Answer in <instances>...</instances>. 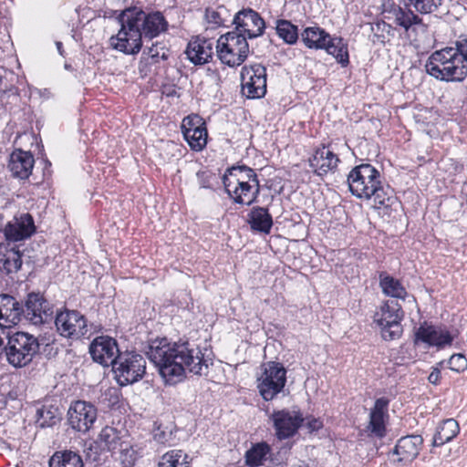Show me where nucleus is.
I'll return each instance as SVG.
<instances>
[{
  "label": "nucleus",
  "instance_id": "b1692460",
  "mask_svg": "<svg viewBox=\"0 0 467 467\" xmlns=\"http://www.w3.org/2000/svg\"><path fill=\"white\" fill-rule=\"evenodd\" d=\"M423 447V438L419 434H410L400 438L393 452L398 456V462H411L420 454Z\"/></svg>",
  "mask_w": 467,
  "mask_h": 467
},
{
  "label": "nucleus",
  "instance_id": "2eb2a0df",
  "mask_svg": "<svg viewBox=\"0 0 467 467\" xmlns=\"http://www.w3.org/2000/svg\"><path fill=\"white\" fill-rule=\"evenodd\" d=\"M269 419L273 423L275 437L279 441L294 437L305 421L303 413L299 410L288 409L274 410Z\"/></svg>",
  "mask_w": 467,
  "mask_h": 467
},
{
  "label": "nucleus",
  "instance_id": "ea45409f",
  "mask_svg": "<svg viewBox=\"0 0 467 467\" xmlns=\"http://www.w3.org/2000/svg\"><path fill=\"white\" fill-rule=\"evenodd\" d=\"M275 33L284 43L287 45L296 44L299 33L297 26L287 19H277L275 21Z\"/></svg>",
  "mask_w": 467,
  "mask_h": 467
},
{
  "label": "nucleus",
  "instance_id": "c9c22d12",
  "mask_svg": "<svg viewBox=\"0 0 467 467\" xmlns=\"http://www.w3.org/2000/svg\"><path fill=\"white\" fill-rule=\"evenodd\" d=\"M158 467H192V458L182 449H171L163 453Z\"/></svg>",
  "mask_w": 467,
  "mask_h": 467
},
{
  "label": "nucleus",
  "instance_id": "4468645a",
  "mask_svg": "<svg viewBox=\"0 0 467 467\" xmlns=\"http://www.w3.org/2000/svg\"><path fill=\"white\" fill-rule=\"evenodd\" d=\"M181 130L184 140L193 151H202L208 143V130L204 119L192 113L182 119Z\"/></svg>",
  "mask_w": 467,
  "mask_h": 467
},
{
  "label": "nucleus",
  "instance_id": "5701e85b",
  "mask_svg": "<svg viewBox=\"0 0 467 467\" xmlns=\"http://www.w3.org/2000/svg\"><path fill=\"white\" fill-rule=\"evenodd\" d=\"M6 241L18 242L29 238L36 232L33 216L30 213H24L14 222H8L4 230Z\"/></svg>",
  "mask_w": 467,
  "mask_h": 467
},
{
  "label": "nucleus",
  "instance_id": "f257e3e1",
  "mask_svg": "<svg viewBox=\"0 0 467 467\" xmlns=\"http://www.w3.org/2000/svg\"><path fill=\"white\" fill-rule=\"evenodd\" d=\"M149 359L155 365L166 384L175 385L186 378V371L202 375L208 365L201 349L195 348L187 339L171 341L157 337L149 344Z\"/></svg>",
  "mask_w": 467,
  "mask_h": 467
},
{
  "label": "nucleus",
  "instance_id": "f03ea898",
  "mask_svg": "<svg viewBox=\"0 0 467 467\" xmlns=\"http://www.w3.org/2000/svg\"><path fill=\"white\" fill-rule=\"evenodd\" d=\"M117 19L118 33L109 38L110 47L125 55H137L143 47V38L151 40L169 30V22L161 11L130 6L120 11Z\"/></svg>",
  "mask_w": 467,
  "mask_h": 467
},
{
  "label": "nucleus",
  "instance_id": "2f4dec72",
  "mask_svg": "<svg viewBox=\"0 0 467 467\" xmlns=\"http://www.w3.org/2000/svg\"><path fill=\"white\" fill-rule=\"evenodd\" d=\"M384 17L370 24L371 41L375 45L385 46L395 36V28Z\"/></svg>",
  "mask_w": 467,
  "mask_h": 467
},
{
  "label": "nucleus",
  "instance_id": "f704fd0d",
  "mask_svg": "<svg viewBox=\"0 0 467 467\" xmlns=\"http://www.w3.org/2000/svg\"><path fill=\"white\" fill-rule=\"evenodd\" d=\"M379 286L384 295L397 299L405 300L408 292L400 280L389 275L386 272L379 274Z\"/></svg>",
  "mask_w": 467,
  "mask_h": 467
},
{
  "label": "nucleus",
  "instance_id": "aec40b11",
  "mask_svg": "<svg viewBox=\"0 0 467 467\" xmlns=\"http://www.w3.org/2000/svg\"><path fill=\"white\" fill-rule=\"evenodd\" d=\"M389 403L390 400L388 397L376 399L373 406L369 409L368 421L366 425V431L368 436L382 439L387 435V427L389 421Z\"/></svg>",
  "mask_w": 467,
  "mask_h": 467
},
{
  "label": "nucleus",
  "instance_id": "4be33fe9",
  "mask_svg": "<svg viewBox=\"0 0 467 467\" xmlns=\"http://www.w3.org/2000/svg\"><path fill=\"white\" fill-rule=\"evenodd\" d=\"M89 353L96 363L103 367H113L119 353L121 352L115 338L109 336H98L89 345Z\"/></svg>",
  "mask_w": 467,
  "mask_h": 467
},
{
  "label": "nucleus",
  "instance_id": "9b49d317",
  "mask_svg": "<svg viewBox=\"0 0 467 467\" xmlns=\"http://www.w3.org/2000/svg\"><path fill=\"white\" fill-rule=\"evenodd\" d=\"M55 326L61 337L71 340H79L88 332L87 317L79 311L67 307L57 312Z\"/></svg>",
  "mask_w": 467,
  "mask_h": 467
},
{
  "label": "nucleus",
  "instance_id": "412c9836",
  "mask_svg": "<svg viewBox=\"0 0 467 467\" xmlns=\"http://www.w3.org/2000/svg\"><path fill=\"white\" fill-rule=\"evenodd\" d=\"M25 317L34 325L47 323L53 315V306L40 292L27 295L23 312Z\"/></svg>",
  "mask_w": 467,
  "mask_h": 467
},
{
  "label": "nucleus",
  "instance_id": "7ed1b4c3",
  "mask_svg": "<svg viewBox=\"0 0 467 467\" xmlns=\"http://www.w3.org/2000/svg\"><path fill=\"white\" fill-rule=\"evenodd\" d=\"M222 182L233 203L251 206L257 202L260 182L256 172L252 168L244 165L227 168Z\"/></svg>",
  "mask_w": 467,
  "mask_h": 467
},
{
  "label": "nucleus",
  "instance_id": "ddd939ff",
  "mask_svg": "<svg viewBox=\"0 0 467 467\" xmlns=\"http://www.w3.org/2000/svg\"><path fill=\"white\" fill-rule=\"evenodd\" d=\"M266 67L260 63L244 66L241 70L242 92L248 99H260L266 94Z\"/></svg>",
  "mask_w": 467,
  "mask_h": 467
},
{
  "label": "nucleus",
  "instance_id": "f3484780",
  "mask_svg": "<svg viewBox=\"0 0 467 467\" xmlns=\"http://www.w3.org/2000/svg\"><path fill=\"white\" fill-rule=\"evenodd\" d=\"M97 417L96 406L80 400L72 401L67 413L68 425L82 433L88 432L93 427Z\"/></svg>",
  "mask_w": 467,
  "mask_h": 467
},
{
  "label": "nucleus",
  "instance_id": "7c9ffc66",
  "mask_svg": "<svg viewBox=\"0 0 467 467\" xmlns=\"http://www.w3.org/2000/svg\"><path fill=\"white\" fill-rule=\"evenodd\" d=\"M330 34L318 26H307L301 33L302 42L309 49L322 50Z\"/></svg>",
  "mask_w": 467,
  "mask_h": 467
},
{
  "label": "nucleus",
  "instance_id": "dca6fc26",
  "mask_svg": "<svg viewBox=\"0 0 467 467\" xmlns=\"http://www.w3.org/2000/svg\"><path fill=\"white\" fill-rule=\"evenodd\" d=\"M340 161L339 156L334 152L328 143H321L314 147L307 159L312 172L321 178L336 172Z\"/></svg>",
  "mask_w": 467,
  "mask_h": 467
},
{
  "label": "nucleus",
  "instance_id": "c756f323",
  "mask_svg": "<svg viewBox=\"0 0 467 467\" xmlns=\"http://www.w3.org/2000/svg\"><path fill=\"white\" fill-rule=\"evenodd\" d=\"M22 253L16 247L0 246V272L16 273L22 266Z\"/></svg>",
  "mask_w": 467,
  "mask_h": 467
},
{
  "label": "nucleus",
  "instance_id": "864d4df0",
  "mask_svg": "<svg viewBox=\"0 0 467 467\" xmlns=\"http://www.w3.org/2000/svg\"><path fill=\"white\" fill-rule=\"evenodd\" d=\"M443 364V361L439 362L437 365L441 366Z\"/></svg>",
  "mask_w": 467,
  "mask_h": 467
},
{
  "label": "nucleus",
  "instance_id": "4c0bfd02",
  "mask_svg": "<svg viewBox=\"0 0 467 467\" xmlns=\"http://www.w3.org/2000/svg\"><path fill=\"white\" fill-rule=\"evenodd\" d=\"M373 199L374 208L378 210H391L396 198L392 195V191L385 189L382 180L379 185L376 186V191L372 190L368 195V200Z\"/></svg>",
  "mask_w": 467,
  "mask_h": 467
},
{
  "label": "nucleus",
  "instance_id": "8fccbe9b",
  "mask_svg": "<svg viewBox=\"0 0 467 467\" xmlns=\"http://www.w3.org/2000/svg\"><path fill=\"white\" fill-rule=\"evenodd\" d=\"M306 428L309 430V431H317L321 430L324 426L323 420L320 418H315L313 416L306 418Z\"/></svg>",
  "mask_w": 467,
  "mask_h": 467
},
{
  "label": "nucleus",
  "instance_id": "58836bf2",
  "mask_svg": "<svg viewBox=\"0 0 467 467\" xmlns=\"http://www.w3.org/2000/svg\"><path fill=\"white\" fill-rule=\"evenodd\" d=\"M49 467H84L81 456L72 451H57L49 460Z\"/></svg>",
  "mask_w": 467,
  "mask_h": 467
},
{
  "label": "nucleus",
  "instance_id": "0eeeda50",
  "mask_svg": "<svg viewBox=\"0 0 467 467\" xmlns=\"http://www.w3.org/2000/svg\"><path fill=\"white\" fill-rule=\"evenodd\" d=\"M404 317L402 306L398 301L389 299L382 302L375 312L374 322L380 328V335L384 340L392 341L402 336L401 321Z\"/></svg>",
  "mask_w": 467,
  "mask_h": 467
},
{
  "label": "nucleus",
  "instance_id": "a19ab883",
  "mask_svg": "<svg viewBox=\"0 0 467 467\" xmlns=\"http://www.w3.org/2000/svg\"><path fill=\"white\" fill-rule=\"evenodd\" d=\"M204 16L207 29H217L225 26V23L229 21L230 15L224 5H219L216 8L207 7Z\"/></svg>",
  "mask_w": 467,
  "mask_h": 467
},
{
  "label": "nucleus",
  "instance_id": "c85d7f7f",
  "mask_svg": "<svg viewBox=\"0 0 467 467\" xmlns=\"http://www.w3.org/2000/svg\"><path fill=\"white\" fill-rule=\"evenodd\" d=\"M97 442L102 450L115 454L117 450L122 448L125 441H122L120 431L112 426H105L101 429Z\"/></svg>",
  "mask_w": 467,
  "mask_h": 467
},
{
  "label": "nucleus",
  "instance_id": "a211bd4d",
  "mask_svg": "<svg viewBox=\"0 0 467 467\" xmlns=\"http://www.w3.org/2000/svg\"><path fill=\"white\" fill-rule=\"evenodd\" d=\"M233 24L234 25L233 32L242 34L246 41L263 36L265 31V19L252 8H243L238 11L234 16Z\"/></svg>",
  "mask_w": 467,
  "mask_h": 467
},
{
  "label": "nucleus",
  "instance_id": "473e14b6",
  "mask_svg": "<svg viewBox=\"0 0 467 467\" xmlns=\"http://www.w3.org/2000/svg\"><path fill=\"white\" fill-rule=\"evenodd\" d=\"M322 50L333 56L341 67H346L349 65L348 46L341 36H331L326 42V47Z\"/></svg>",
  "mask_w": 467,
  "mask_h": 467
},
{
  "label": "nucleus",
  "instance_id": "09e8293b",
  "mask_svg": "<svg viewBox=\"0 0 467 467\" xmlns=\"http://www.w3.org/2000/svg\"><path fill=\"white\" fill-rule=\"evenodd\" d=\"M456 48L467 64V36H462L455 43Z\"/></svg>",
  "mask_w": 467,
  "mask_h": 467
},
{
  "label": "nucleus",
  "instance_id": "603ef678",
  "mask_svg": "<svg viewBox=\"0 0 467 467\" xmlns=\"http://www.w3.org/2000/svg\"><path fill=\"white\" fill-rule=\"evenodd\" d=\"M10 332L11 330L7 327L6 325H0V355L5 351V339H8Z\"/></svg>",
  "mask_w": 467,
  "mask_h": 467
},
{
  "label": "nucleus",
  "instance_id": "bb28decb",
  "mask_svg": "<svg viewBox=\"0 0 467 467\" xmlns=\"http://www.w3.org/2000/svg\"><path fill=\"white\" fill-rule=\"evenodd\" d=\"M24 308L22 305L12 296L0 295V325H6L12 330L13 327L19 323Z\"/></svg>",
  "mask_w": 467,
  "mask_h": 467
},
{
  "label": "nucleus",
  "instance_id": "72a5a7b5",
  "mask_svg": "<svg viewBox=\"0 0 467 467\" xmlns=\"http://www.w3.org/2000/svg\"><path fill=\"white\" fill-rule=\"evenodd\" d=\"M460 431L459 423L454 419L443 420L437 427L433 436V446L440 447L452 439H454Z\"/></svg>",
  "mask_w": 467,
  "mask_h": 467
},
{
  "label": "nucleus",
  "instance_id": "6e6552de",
  "mask_svg": "<svg viewBox=\"0 0 467 467\" xmlns=\"http://www.w3.org/2000/svg\"><path fill=\"white\" fill-rule=\"evenodd\" d=\"M286 369L277 361H268L264 364L260 376L256 379V388L265 401L275 400L286 384Z\"/></svg>",
  "mask_w": 467,
  "mask_h": 467
},
{
  "label": "nucleus",
  "instance_id": "49530a36",
  "mask_svg": "<svg viewBox=\"0 0 467 467\" xmlns=\"http://www.w3.org/2000/svg\"><path fill=\"white\" fill-rule=\"evenodd\" d=\"M196 176L201 188L213 189V186L218 183L216 173L210 170L205 169L199 171Z\"/></svg>",
  "mask_w": 467,
  "mask_h": 467
},
{
  "label": "nucleus",
  "instance_id": "cd10ccee",
  "mask_svg": "<svg viewBox=\"0 0 467 467\" xmlns=\"http://www.w3.org/2000/svg\"><path fill=\"white\" fill-rule=\"evenodd\" d=\"M248 223L252 230L268 234L273 226V217L268 208L254 206L248 213Z\"/></svg>",
  "mask_w": 467,
  "mask_h": 467
},
{
  "label": "nucleus",
  "instance_id": "39448f33",
  "mask_svg": "<svg viewBox=\"0 0 467 467\" xmlns=\"http://www.w3.org/2000/svg\"><path fill=\"white\" fill-rule=\"evenodd\" d=\"M38 339L26 332L11 330L5 353L10 365L15 368L27 366L39 351Z\"/></svg>",
  "mask_w": 467,
  "mask_h": 467
},
{
  "label": "nucleus",
  "instance_id": "79ce46f5",
  "mask_svg": "<svg viewBox=\"0 0 467 467\" xmlns=\"http://www.w3.org/2000/svg\"><path fill=\"white\" fill-rule=\"evenodd\" d=\"M145 55L148 56L151 64H157L169 58L170 48L164 41H156L143 51L142 57Z\"/></svg>",
  "mask_w": 467,
  "mask_h": 467
},
{
  "label": "nucleus",
  "instance_id": "423d86ee",
  "mask_svg": "<svg viewBox=\"0 0 467 467\" xmlns=\"http://www.w3.org/2000/svg\"><path fill=\"white\" fill-rule=\"evenodd\" d=\"M215 49L219 61L223 66L232 68L243 65L250 53L249 44L245 37L242 34L233 31L219 36Z\"/></svg>",
  "mask_w": 467,
  "mask_h": 467
},
{
  "label": "nucleus",
  "instance_id": "de8ad7c7",
  "mask_svg": "<svg viewBox=\"0 0 467 467\" xmlns=\"http://www.w3.org/2000/svg\"><path fill=\"white\" fill-rule=\"evenodd\" d=\"M449 368L457 373L467 370V358L461 353L453 354L448 360Z\"/></svg>",
  "mask_w": 467,
  "mask_h": 467
},
{
  "label": "nucleus",
  "instance_id": "393cba45",
  "mask_svg": "<svg viewBox=\"0 0 467 467\" xmlns=\"http://www.w3.org/2000/svg\"><path fill=\"white\" fill-rule=\"evenodd\" d=\"M185 54L194 65H204L213 57V43L211 39L199 36L192 37L187 45Z\"/></svg>",
  "mask_w": 467,
  "mask_h": 467
},
{
  "label": "nucleus",
  "instance_id": "f8f14e48",
  "mask_svg": "<svg viewBox=\"0 0 467 467\" xmlns=\"http://www.w3.org/2000/svg\"><path fill=\"white\" fill-rule=\"evenodd\" d=\"M409 3L401 6L394 2L384 5L382 16L391 22L395 30H402L404 33L415 32L419 26L423 25L422 18L410 8Z\"/></svg>",
  "mask_w": 467,
  "mask_h": 467
},
{
  "label": "nucleus",
  "instance_id": "3c124183",
  "mask_svg": "<svg viewBox=\"0 0 467 467\" xmlns=\"http://www.w3.org/2000/svg\"><path fill=\"white\" fill-rule=\"evenodd\" d=\"M428 380L431 384L435 385V386L441 384V371L438 366L432 368V369L428 377Z\"/></svg>",
  "mask_w": 467,
  "mask_h": 467
},
{
  "label": "nucleus",
  "instance_id": "20e7f679",
  "mask_svg": "<svg viewBox=\"0 0 467 467\" xmlns=\"http://www.w3.org/2000/svg\"><path fill=\"white\" fill-rule=\"evenodd\" d=\"M425 68L431 77L446 82L462 81L467 77V64L456 47H446L431 53Z\"/></svg>",
  "mask_w": 467,
  "mask_h": 467
},
{
  "label": "nucleus",
  "instance_id": "a878e982",
  "mask_svg": "<svg viewBox=\"0 0 467 467\" xmlns=\"http://www.w3.org/2000/svg\"><path fill=\"white\" fill-rule=\"evenodd\" d=\"M35 159L30 151L16 149L10 154L8 169L16 178L26 180L32 173Z\"/></svg>",
  "mask_w": 467,
  "mask_h": 467
},
{
  "label": "nucleus",
  "instance_id": "c03bdc74",
  "mask_svg": "<svg viewBox=\"0 0 467 467\" xmlns=\"http://www.w3.org/2000/svg\"><path fill=\"white\" fill-rule=\"evenodd\" d=\"M409 5L415 8L417 12L422 15L431 14L436 12L442 0H406Z\"/></svg>",
  "mask_w": 467,
  "mask_h": 467
},
{
  "label": "nucleus",
  "instance_id": "1a4fd4ad",
  "mask_svg": "<svg viewBox=\"0 0 467 467\" xmlns=\"http://www.w3.org/2000/svg\"><path fill=\"white\" fill-rule=\"evenodd\" d=\"M112 371L120 386L133 384L140 380L146 374V359L136 351L119 353Z\"/></svg>",
  "mask_w": 467,
  "mask_h": 467
},
{
  "label": "nucleus",
  "instance_id": "a18cd8bd",
  "mask_svg": "<svg viewBox=\"0 0 467 467\" xmlns=\"http://www.w3.org/2000/svg\"><path fill=\"white\" fill-rule=\"evenodd\" d=\"M119 452V461L122 467H133L135 465L137 455L133 448L127 442H124L120 450H117Z\"/></svg>",
  "mask_w": 467,
  "mask_h": 467
},
{
  "label": "nucleus",
  "instance_id": "9d476101",
  "mask_svg": "<svg viewBox=\"0 0 467 467\" xmlns=\"http://www.w3.org/2000/svg\"><path fill=\"white\" fill-rule=\"evenodd\" d=\"M379 171L369 163L355 166L348 175V188L352 195L361 200H368V193L379 185Z\"/></svg>",
  "mask_w": 467,
  "mask_h": 467
},
{
  "label": "nucleus",
  "instance_id": "e433bc0d",
  "mask_svg": "<svg viewBox=\"0 0 467 467\" xmlns=\"http://www.w3.org/2000/svg\"><path fill=\"white\" fill-rule=\"evenodd\" d=\"M270 454L271 447L267 442H256L246 451L244 455L245 463L249 467L262 466L265 464Z\"/></svg>",
  "mask_w": 467,
  "mask_h": 467
},
{
  "label": "nucleus",
  "instance_id": "37998d69",
  "mask_svg": "<svg viewBox=\"0 0 467 467\" xmlns=\"http://www.w3.org/2000/svg\"><path fill=\"white\" fill-rule=\"evenodd\" d=\"M153 440L163 446H171L174 444V436L172 430L162 423H154L152 431Z\"/></svg>",
  "mask_w": 467,
  "mask_h": 467
},
{
  "label": "nucleus",
  "instance_id": "6ab92c4d",
  "mask_svg": "<svg viewBox=\"0 0 467 467\" xmlns=\"http://www.w3.org/2000/svg\"><path fill=\"white\" fill-rule=\"evenodd\" d=\"M413 341L415 345L422 344L429 348H435L441 350L452 344L453 337L448 329L424 321L415 330Z\"/></svg>",
  "mask_w": 467,
  "mask_h": 467
}]
</instances>
